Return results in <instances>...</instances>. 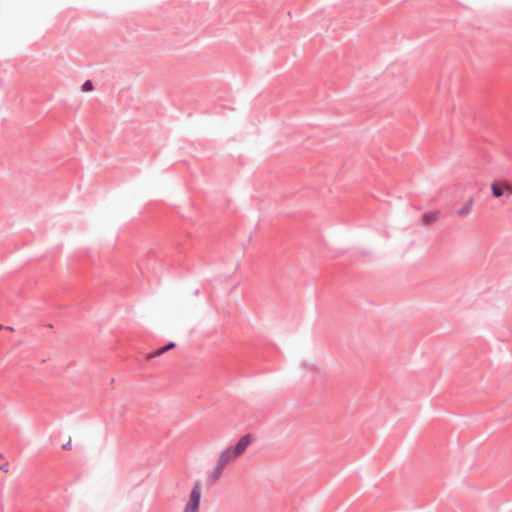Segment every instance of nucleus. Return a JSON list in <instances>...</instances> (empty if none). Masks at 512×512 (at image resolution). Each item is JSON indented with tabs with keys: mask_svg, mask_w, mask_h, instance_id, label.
<instances>
[{
	"mask_svg": "<svg viewBox=\"0 0 512 512\" xmlns=\"http://www.w3.org/2000/svg\"><path fill=\"white\" fill-rule=\"evenodd\" d=\"M474 206V199L470 197L466 202H464L456 211V215L460 218L468 217Z\"/></svg>",
	"mask_w": 512,
	"mask_h": 512,
	"instance_id": "5",
	"label": "nucleus"
},
{
	"mask_svg": "<svg viewBox=\"0 0 512 512\" xmlns=\"http://www.w3.org/2000/svg\"><path fill=\"white\" fill-rule=\"evenodd\" d=\"M202 486L200 482H195L190 492L189 499L185 504L183 512H199Z\"/></svg>",
	"mask_w": 512,
	"mask_h": 512,
	"instance_id": "3",
	"label": "nucleus"
},
{
	"mask_svg": "<svg viewBox=\"0 0 512 512\" xmlns=\"http://www.w3.org/2000/svg\"><path fill=\"white\" fill-rule=\"evenodd\" d=\"M234 460H236V458L227 448L223 450L217 459L215 467L213 468L209 475V479H211L213 482L217 481L220 478L225 467Z\"/></svg>",
	"mask_w": 512,
	"mask_h": 512,
	"instance_id": "2",
	"label": "nucleus"
},
{
	"mask_svg": "<svg viewBox=\"0 0 512 512\" xmlns=\"http://www.w3.org/2000/svg\"><path fill=\"white\" fill-rule=\"evenodd\" d=\"M175 347V343L171 342L169 344H167L166 346L154 351V352H151L147 355V359H153L155 357H158V356H161L162 354H164L165 352L171 350L172 348Z\"/></svg>",
	"mask_w": 512,
	"mask_h": 512,
	"instance_id": "7",
	"label": "nucleus"
},
{
	"mask_svg": "<svg viewBox=\"0 0 512 512\" xmlns=\"http://www.w3.org/2000/svg\"><path fill=\"white\" fill-rule=\"evenodd\" d=\"M71 442H72V441H71V438H69V439H68V441H67V443H66V444H64V445L62 446V448H63V449H65V450H70V449H71Z\"/></svg>",
	"mask_w": 512,
	"mask_h": 512,
	"instance_id": "9",
	"label": "nucleus"
},
{
	"mask_svg": "<svg viewBox=\"0 0 512 512\" xmlns=\"http://www.w3.org/2000/svg\"><path fill=\"white\" fill-rule=\"evenodd\" d=\"M252 439L250 435L242 436L234 446H230L227 449L233 454V456L237 459L241 457L249 445L251 444Z\"/></svg>",
	"mask_w": 512,
	"mask_h": 512,
	"instance_id": "4",
	"label": "nucleus"
},
{
	"mask_svg": "<svg viewBox=\"0 0 512 512\" xmlns=\"http://www.w3.org/2000/svg\"><path fill=\"white\" fill-rule=\"evenodd\" d=\"M94 89L93 83L90 80H87L83 85L81 90L83 92H90Z\"/></svg>",
	"mask_w": 512,
	"mask_h": 512,
	"instance_id": "8",
	"label": "nucleus"
},
{
	"mask_svg": "<svg viewBox=\"0 0 512 512\" xmlns=\"http://www.w3.org/2000/svg\"><path fill=\"white\" fill-rule=\"evenodd\" d=\"M491 195L494 199H511L512 198V181L506 178H496L490 183Z\"/></svg>",
	"mask_w": 512,
	"mask_h": 512,
	"instance_id": "1",
	"label": "nucleus"
},
{
	"mask_svg": "<svg viewBox=\"0 0 512 512\" xmlns=\"http://www.w3.org/2000/svg\"><path fill=\"white\" fill-rule=\"evenodd\" d=\"M440 217V211H429L422 215V222L425 225L435 223Z\"/></svg>",
	"mask_w": 512,
	"mask_h": 512,
	"instance_id": "6",
	"label": "nucleus"
}]
</instances>
